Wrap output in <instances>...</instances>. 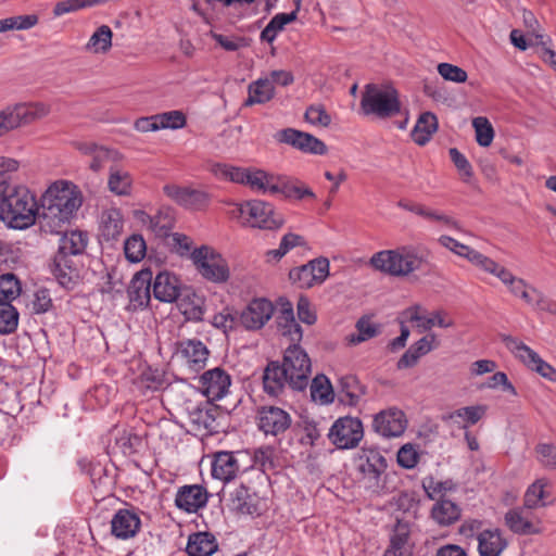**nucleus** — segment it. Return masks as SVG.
I'll return each mask as SVG.
<instances>
[{
	"label": "nucleus",
	"mask_w": 556,
	"mask_h": 556,
	"mask_svg": "<svg viewBox=\"0 0 556 556\" xmlns=\"http://www.w3.org/2000/svg\"><path fill=\"white\" fill-rule=\"evenodd\" d=\"M81 190L73 181L59 179L40 197L38 222L45 232L61 233L83 205Z\"/></svg>",
	"instance_id": "nucleus-1"
},
{
	"label": "nucleus",
	"mask_w": 556,
	"mask_h": 556,
	"mask_svg": "<svg viewBox=\"0 0 556 556\" xmlns=\"http://www.w3.org/2000/svg\"><path fill=\"white\" fill-rule=\"evenodd\" d=\"M430 252L412 245L376 252L369 264L376 270L393 277H406L429 264Z\"/></svg>",
	"instance_id": "nucleus-2"
},
{
	"label": "nucleus",
	"mask_w": 556,
	"mask_h": 556,
	"mask_svg": "<svg viewBox=\"0 0 556 556\" xmlns=\"http://www.w3.org/2000/svg\"><path fill=\"white\" fill-rule=\"evenodd\" d=\"M40 203L24 186H14L0 202V217L10 227L25 229L38 219Z\"/></svg>",
	"instance_id": "nucleus-3"
},
{
	"label": "nucleus",
	"mask_w": 556,
	"mask_h": 556,
	"mask_svg": "<svg viewBox=\"0 0 556 556\" xmlns=\"http://www.w3.org/2000/svg\"><path fill=\"white\" fill-rule=\"evenodd\" d=\"M211 172L219 179L248 186L258 193L277 195L278 177L257 167H239L229 164L215 163Z\"/></svg>",
	"instance_id": "nucleus-4"
},
{
	"label": "nucleus",
	"mask_w": 556,
	"mask_h": 556,
	"mask_svg": "<svg viewBox=\"0 0 556 556\" xmlns=\"http://www.w3.org/2000/svg\"><path fill=\"white\" fill-rule=\"evenodd\" d=\"M361 110L364 115H374L382 119L394 117L402 111L400 93L389 83L367 84L362 93Z\"/></svg>",
	"instance_id": "nucleus-5"
},
{
	"label": "nucleus",
	"mask_w": 556,
	"mask_h": 556,
	"mask_svg": "<svg viewBox=\"0 0 556 556\" xmlns=\"http://www.w3.org/2000/svg\"><path fill=\"white\" fill-rule=\"evenodd\" d=\"M355 463L365 488L372 492L379 491L382 488L381 476L388 467L384 456L376 448H362Z\"/></svg>",
	"instance_id": "nucleus-6"
},
{
	"label": "nucleus",
	"mask_w": 556,
	"mask_h": 556,
	"mask_svg": "<svg viewBox=\"0 0 556 556\" xmlns=\"http://www.w3.org/2000/svg\"><path fill=\"white\" fill-rule=\"evenodd\" d=\"M191 258L198 271L213 282H225L229 278L226 260L212 248L203 245L191 253Z\"/></svg>",
	"instance_id": "nucleus-7"
},
{
	"label": "nucleus",
	"mask_w": 556,
	"mask_h": 556,
	"mask_svg": "<svg viewBox=\"0 0 556 556\" xmlns=\"http://www.w3.org/2000/svg\"><path fill=\"white\" fill-rule=\"evenodd\" d=\"M282 366L290 375V387L304 390L311 374V359L306 352L296 343H291L285 351Z\"/></svg>",
	"instance_id": "nucleus-8"
},
{
	"label": "nucleus",
	"mask_w": 556,
	"mask_h": 556,
	"mask_svg": "<svg viewBox=\"0 0 556 556\" xmlns=\"http://www.w3.org/2000/svg\"><path fill=\"white\" fill-rule=\"evenodd\" d=\"M327 437L340 450L354 448L364 437L363 424L357 417H340L330 427Z\"/></svg>",
	"instance_id": "nucleus-9"
},
{
	"label": "nucleus",
	"mask_w": 556,
	"mask_h": 556,
	"mask_svg": "<svg viewBox=\"0 0 556 556\" xmlns=\"http://www.w3.org/2000/svg\"><path fill=\"white\" fill-rule=\"evenodd\" d=\"M502 340L515 357L529 369L534 370L549 381L556 382V369L543 361L534 350L511 336H503Z\"/></svg>",
	"instance_id": "nucleus-10"
},
{
	"label": "nucleus",
	"mask_w": 556,
	"mask_h": 556,
	"mask_svg": "<svg viewBox=\"0 0 556 556\" xmlns=\"http://www.w3.org/2000/svg\"><path fill=\"white\" fill-rule=\"evenodd\" d=\"M208 354L206 345L197 339H185L175 343L174 357L192 372L204 368Z\"/></svg>",
	"instance_id": "nucleus-11"
},
{
	"label": "nucleus",
	"mask_w": 556,
	"mask_h": 556,
	"mask_svg": "<svg viewBox=\"0 0 556 556\" xmlns=\"http://www.w3.org/2000/svg\"><path fill=\"white\" fill-rule=\"evenodd\" d=\"M329 275V261L326 257L315 258L307 264L294 268L289 277L302 289L323 283Z\"/></svg>",
	"instance_id": "nucleus-12"
},
{
	"label": "nucleus",
	"mask_w": 556,
	"mask_h": 556,
	"mask_svg": "<svg viewBox=\"0 0 556 556\" xmlns=\"http://www.w3.org/2000/svg\"><path fill=\"white\" fill-rule=\"evenodd\" d=\"M247 225L261 229L280 228L285 219L278 214L270 203L262 200L248 201Z\"/></svg>",
	"instance_id": "nucleus-13"
},
{
	"label": "nucleus",
	"mask_w": 556,
	"mask_h": 556,
	"mask_svg": "<svg viewBox=\"0 0 556 556\" xmlns=\"http://www.w3.org/2000/svg\"><path fill=\"white\" fill-rule=\"evenodd\" d=\"M257 426L266 435L285 433L292 424L290 414L278 406H262L257 410Z\"/></svg>",
	"instance_id": "nucleus-14"
},
{
	"label": "nucleus",
	"mask_w": 556,
	"mask_h": 556,
	"mask_svg": "<svg viewBox=\"0 0 556 556\" xmlns=\"http://www.w3.org/2000/svg\"><path fill=\"white\" fill-rule=\"evenodd\" d=\"M13 130L22 125L31 124L48 116L51 112L49 104L43 102L17 103L4 108Z\"/></svg>",
	"instance_id": "nucleus-15"
},
{
	"label": "nucleus",
	"mask_w": 556,
	"mask_h": 556,
	"mask_svg": "<svg viewBox=\"0 0 556 556\" xmlns=\"http://www.w3.org/2000/svg\"><path fill=\"white\" fill-rule=\"evenodd\" d=\"M73 147L84 155L91 157L89 168L99 173L110 162H117L122 160V154L103 146H99L92 141H73Z\"/></svg>",
	"instance_id": "nucleus-16"
},
{
	"label": "nucleus",
	"mask_w": 556,
	"mask_h": 556,
	"mask_svg": "<svg viewBox=\"0 0 556 556\" xmlns=\"http://www.w3.org/2000/svg\"><path fill=\"white\" fill-rule=\"evenodd\" d=\"M274 306L266 299H254L241 312L240 323L247 330H258L274 315Z\"/></svg>",
	"instance_id": "nucleus-17"
},
{
	"label": "nucleus",
	"mask_w": 556,
	"mask_h": 556,
	"mask_svg": "<svg viewBox=\"0 0 556 556\" xmlns=\"http://www.w3.org/2000/svg\"><path fill=\"white\" fill-rule=\"evenodd\" d=\"M277 140L290 144L303 152L323 155L327 152L326 144L311 134L303 132L293 128L280 130L277 134Z\"/></svg>",
	"instance_id": "nucleus-18"
},
{
	"label": "nucleus",
	"mask_w": 556,
	"mask_h": 556,
	"mask_svg": "<svg viewBox=\"0 0 556 556\" xmlns=\"http://www.w3.org/2000/svg\"><path fill=\"white\" fill-rule=\"evenodd\" d=\"M200 382L203 394L211 401H217L227 395L231 378L226 370L215 367L205 371Z\"/></svg>",
	"instance_id": "nucleus-19"
},
{
	"label": "nucleus",
	"mask_w": 556,
	"mask_h": 556,
	"mask_svg": "<svg viewBox=\"0 0 556 556\" xmlns=\"http://www.w3.org/2000/svg\"><path fill=\"white\" fill-rule=\"evenodd\" d=\"M372 428L386 438L400 437L406 428V419L402 410L391 408L375 416Z\"/></svg>",
	"instance_id": "nucleus-20"
},
{
	"label": "nucleus",
	"mask_w": 556,
	"mask_h": 556,
	"mask_svg": "<svg viewBox=\"0 0 556 556\" xmlns=\"http://www.w3.org/2000/svg\"><path fill=\"white\" fill-rule=\"evenodd\" d=\"M208 500L205 488L199 484L182 485L177 490L175 505L188 514L197 513L203 508Z\"/></svg>",
	"instance_id": "nucleus-21"
},
{
	"label": "nucleus",
	"mask_w": 556,
	"mask_h": 556,
	"mask_svg": "<svg viewBox=\"0 0 556 556\" xmlns=\"http://www.w3.org/2000/svg\"><path fill=\"white\" fill-rule=\"evenodd\" d=\"M141 527V520L135 509H118L111 519V533L116 539L134 538Z\"/></svg>",
	"instance_id": "nucleus-22"
},
{
	"label": "nucleus",
	"mask_w": 556,
	"mask_h": 556,
	"mask_svg": "<svg viewBox=\"0 0 556 556\" xmlns=\"http://www.w3.org/2000/svg\"><path fill=\"white\" fill-rule=\"evenodd\" d=\"M163 190L168 198L186 208L200 210L208 201V195L205 192L188 187L166 185Z\"/></svg>",
	"instance_id": "nucleus-23"
},
{
	"label": "nucleus",
	"mask_w": 556,
	"mask_h": 556,
	"mask_svg": "<svg viewBox=\"0 0 556 556\" xmlns=\"http://www.w3.org/2000/svg\"><path fill=\"white\" fill-rule=\"evenodd\" d=\"M152 273L150 270L138 271L128 287V298L134 309L146 307L151 299Z\"/></svg>",
	"instance_id": "nucleus-24"
},
{
	"label": "nucleus",
	"mask_w": 556,
	"mask_h": 556,
	"mask_svg": "<svg viewBox=\"0 0 556 556\" xmlns=\"http://www.w3.org/2000/svg\"><path fill=\"white\" fill-rule=\"evenodd\" d=\"M439 242L442 247L448 249L456 255L468 260L472 265L479 267L484 271H486V268H489L494 262L492 258L483 255L482 253L471 249L466 244L458 242L452 237L441 236L439 238Z\"/></svg>",
	"instance_id": "nucleus-25"
},
{
	"label": "nucleus",
	"mask_w": 556,
	"mask_h": 556,
	"mask_svg": "<svg viewBox=\"0 0 556 556\" xmlns=\"http://www.w3.org/2000/svg\"><path fill=\"white\" fill-rule=\"evenodd\" d=\"M151 285L154 298L161 302L172 303L180 293L178 278L168 271L159 273Z\"/></svg>",
	"instance_id": "nucleus-26"
},
{
	"label": "nucleus",
	"mask_w": 556,
	"mask_h": 556,
	"mask_svg": "<svg viewBox=\"0 0 556 556\" xmlns=\"http://www.w3.org/2000/svg\"><path fill=\"white\" fill-rule=\"evenodd\" d=\"M288 369H285L278 362H270L264 370V390L271 396H278L286 384L290 386Z\"/></svg>",
	"instance_id": "nucleus-27"
},
{
	"label": "nucleus",
	"mask_w": 556,
	"mask_h": 556,
	"mask_svg": "<svg viewBox=\"0 0 556 556\" xmlns=\"http://www.w3.org/2000/svg\"><path fill=\"white\" fill-rule=\"evenodd\" d=\"M240 467L237 457L231 452H217L212 462V476L228 482L238 473Z\"/></svg>",
	"instance_id": "nucleus-28"
},
{
	"label": "nucleus",
	"mask_w": 556,
	"mask_h": 556,
	"mask_svg": "<svg viewBox=\"0 0 556 556\" xmlns=\"http://www.w3.org/2000/svg\"><path fill=\"white\" fill-rule=\"evenodd\" d=\"M276 324L281 334L290 340L291 343H298L302 339L301 326L295 321L293 308L290 303L281 305L276 316Z\"/></svg>",
	"instance_id": "nucleus-29"
},
{
	"label": "nucleus",
	"mask_w": 556,
	"mask_h": 556,
	"mask_svg": "<svg viewBox=\"0 0 556 556\" xmlns=\"http://www.w3.org/2000/svg\"><path fill=\"white\" fill-rule=\"evenodd\" d=\"M478 551L481 556H500L507 542L498 529H485L478 533Z\"/></svg>",
	"instance_id": "nucleus-30"
},
{
	"label": "nucleus",
	"mask_w": 556,
	"mask_h": 556,
	"mask_svg": "<svg viewBox=\"0 0 556 556\" xmlns=\"http://www.w3.org/2000/svg\"><path fill=\"white\" fill-rule=\"evenodd\" d=\"M229 507L242 515H253L257 511V496L244 485L237 486L229 494Z\"/></svg>",
	"instance_id": "nucleus-31"
},
{
	"label": "nucleus",
	"mask_w": 556,
	"mask_h": 556,
	"mask_svg": "<svg viewBox=\"0 0 556 556\" xmlns=\"http://www.w3.org/2000/svg\"><path fill=\"white\" fill-rule=\"evenodd\" d=\"M132 182V176L127 169L117 165L110 166L108 188L112 193L119 197L130 195Z\"/></svg>",
	"instance_id": "nucleus-32"
},
{
	"label": "nucleus",
	"mask_w": 556,
	"mask_h": 556,
	"mask_svg": "<svg viewBox=\"0 0 556 556\" xmlns=\"http://www.w3.org/2000/svg\"><path fill=\"white\" fill-rule=\"evenodd\" d=\"M434 334L422 337L402 355L397 362V368L404 369L415 366L421 356L426 355L434 348Z\"/></svg>",
	"instance_id": "nucleus-33"
},
{
	"label": "nucleus",
	"mask_w": 556,
	"mask_h": 556,
	"mask_svg": "<svg viewBox=\"0 0 556 556\" xmlns=\"http://www.w3.org/2000/svg\"><path fill=\"white\" fill-rule=\"evenodd\" d=\"M217 542L208 532H198L189 536L187 553L189 556H211L217 551Z\"/></svg>",
	"instance_id": "nucleus-34"
},
{
	"label": "nucleus",
	"mask_w": 556,
	"mask_h": 556,
	"mask_svg": "<svg viewBox=\"0 0 556 556\" xmlns=\"http://www.w3.org/2000/svg\"><path fill=\"white\" fill-rule=\"evenodd\" d=\"M459 506L446 498L438 501L432 509L431 517L440 526L446 527L455 523L460 518Z\"/></svg>",
	"instance_id": "nucleus-35"
},
{
	"label": "nucleus",
	"mask_w": 556,
	"mask_h": 556,
	"mask_svg": "<svg viewBox=\"0 0 556 556\" xmlns=\"http://www.w3.org/2000/svg\"><path fill=\"white\" fill-rule=\"evenodd\" d=\"M495 277H497L505 286H507L509 292L519 298V295L525 291L528 283L522 278L516 277L511 271H509L504 266L500 265L495 261L492 265L486 268V271Z\"/></svg>",
	"instance_id": "nucleus-36"
},
{
	"label": "nucleus",
	"mask_w": 556,
	"mask_h": 556,
	"mask_svg": "<svg viewBox=\"0 0 556 556\" xmlns=\"http://www.w3.org/2000/svg\"><path fill=\"white\" fill-rule=\"evenodd\" d=\"M486 413V406L475 405L458 408L446 416V419L466 429L468 426L476 425Z\"/></svg>",
	"instance_id": "nucleus-37"
},
{
	"label": "nucleus",
	"mask_w": 556,
	"mask_h": 556,
	"mask_svg": "<svg viewBox=\"0 0 556 556\" xmlns=\"http://www.w3.org/2000/svg\"><path fill=\"white\" fill-rule=\"evenodd\" d=\"M87 247V236L81 231H70L65 232L59 244V251L56 255H62L67 258L70 255L81 254Z\"/></svg>",
	"instance_id": "nucleus-38"
},
{
	"label": "nucleus",
	"mask_w": 556,
	"mask_h": 556,
	"mask_svg": "<svg viewBox=\"0 0 556 556\" xmlns=\"http://www.w3.org/2000/svg\"><path fill=\"white\" fill-rule=\"evenodd\" d=\"M274 86L268 77L260 78L248 87L249 97L244 102L245 106L263 104L274 97Z\"/></svg>",
	"instance_id": "nucleus-39"
},
{
	"label": "nucleus",
	"mask_w": 556,
	"mask_h": 556,
	"mask_svg": "<svg viewBox=\"0 0 556 556\" xmlns=\"http://www.w3.org/2000/svg\"><path fill=\"white\" fill-rule=\"evenodd\" d=\"M299 9L300 0H296V8L294 11L290 13L276 14L267 24V26L262 30L261 39L271 43L276 39L278 33H280L287 24L296 20Z\"/></svg>",
	"instance_id": "nucleus-40"
},
{
	"label": "nucleus",
	"mask_w": 556,
	"mask_h": 556,
	"mask_svg": "<svg viewBox=\"0 0 556 556\" xmlns=\"http://www.w3.org/2000/svg\"><path fill=\"white\" fill-rule=\"evenodd\" d=\"M437 129V116L430 112L422 113L412 131V138L417 144L424 146L430 140Z\"/></svg>",
	"instance_id": "nucleus-41"
},
{
	"label": "nucleus",
	"mask_w": 556,
	"mask_h": 556,
	"mask_svg": "<svg viewBox=\"0 0 556 556\" xmlns=\"http://www.w3.org/2000/svg\"><path fill=\"white\" fill-rule=\"evenodd\" d=\"M113 33L108 25L99 26L85 45V50L93 54H105L112 48Z\"/></svg>",
	"instance_id": "nucleus-42"
},
{
	"label": "nucleus",
	"mask_w": 556,
	"mask_h": 556,
	"mask_svg": "<svg viewBox=\"0 0 556 556\" xmlns=\"http://www.w3.org/2000/svg\"><path fill=\"white\" fill-rule=\"evenodd\" d=\"M51 270L62 287L72 289L76 283L77 270L70 266L67 258H64L62 255H55Z\"/></svg>",
	"instance_id": "nucleus-43"
},
{
	"label": "nucleus",
	"mask_w": 556,
	"mask_h": 556,
	"mask_svg": "<svg viewBox=\"0 0 556 556\" xmlns=\"http://www.w3.org/2000/svg\"><path fill=\"white\" fill-rule=\"evenodd\" d=\"M547 485L548 481L546 479L535 480L526 491L523 498L525 507L533 509L546 506L548 504L545 502L548 497V493L545 490Z\"/></svg>",
	"instance_id": "nucleus-44"
},
{
	"label": "nucleus",
	"mask_w": 556,
	"mask_h": 556,
	"mask_svg": "<svg viewBox=\"0 0 556 556\" xmlns=\"http://www.w3.org/2000/svg\"><path fill=\"white\" fill-rule=\"evenodd\" d=\"M364 394L363 387L354 376L340 379V401L346 405L355 406Z\"/></svg>",
	"instance_id": "nucleus-45"
},
{
	"label": "nucleus",
	"mask_w": 556,
	"mask_h": 556,
	"mask_svg": "<svg viewBox=\"0 0 556 556\" xmlns=\"http://www.w3.org/2000/svg\"><path fill=\"white\" fill-rule=\"evenodd\" d=\"M123 227L122 214L118 211L112 210L102 215V236L106 240L116 239L122 233Z\"/></svg>",
	"instance_id": "nucleus-46"
},
{
	"label": "nucleus",
	"mask_w": 556,
	"mask_h": 556,
	"mask_svg": "<svg viewBox=\"0 0 556 556\" xmlns=\"http://www.w3.org/2000/svg\"><path fill=\"white\" fill-rule=\"evenodd\" d=\"M311 396L319 404H329L333 401V390L325 375L316 376L311 384Z\"/></svg>",
	"instance_id": "nucleus-47"
},
{
	"label": "nucleus",
	"mask_w": 556,
	"mask_h": 556,
	"mask_svg": "<svg viewBox=\"0 0 556 556\" xmlns=\"http://www.w3.org/2000/svg\"><path fill=\"white\" fill-rule=\"evenodd\" d=\"M277 194H281L286 199L301 200L305 197L314 198V192L304 186L291 182L285 178L278 177Z\"/></svg>",
	"instance_id": "nucleus-48"
},
{
	"label": "nucleus",
	"mask_w": 556,
	"mask_h": 556,
	"mask_svg": "<svg viewBox=\"0 0 556 556\" xmlns=\"http://www.w3.org/2000/svg\"><path fill=\"white\" fill-rule=\"evenodd\" d=\"M18 325V313L9 302L0 303V333L9 334L16 330Z\"/></svg>",
	"instance_id": "nucleus-49"
},
{
	"label": "nucleus",
	"mask_w": 556,
	"mask_h": 556,
	"mask_svg": "<svg viewBox=\"0 0 556 556\" xmlns=\"http://www.w3.org/2000/svg\"><path fill=\"white\" fill-rule=\"evenodd\" d=\"M21 292L18 279L13 274H4L0 276V303H11Z\"/></svg>",
	"instance_id": "nucleus-50"
},
{
	"label": "nucleus",
	"mask_w": 556,
	"mask_h": 556,
	"mask_svg": "<svg viewBox=\"0 0 556 556\" xmlns=\"http://www.w3.org/2000/svg\"><path fill=\"white\" fill-rule=\"evenodd\" d=\"M434 326L440 328H450L454 326V321L443 309L433 311L430 314H427L426 312L422 323L418 324V328L421 331H426Z\"/></svg>",
	"instance_id": "nucleus-51"
},
{
	"label": "nucleus",
	"mask_w": 556,
	"mask_h": 556,
	"mask_svg": "<svg viewBox=\"0 0 556 556\" xmlns=\"http://www.w3.org/2000/svg\"><path fill=\"white\" fill-rule=\"evenodd\" d=\"M476 131V140L481 147H489L494 138V129L486 117L478 116L472 119Z\"/></svg>",
	"instance_id": "nucleus-52"
},
{
	"label": "nucleus",
	"mask_w": 556,
	"mask_h": 556,
	"mask_svg": "<svg viewBox=\"0 0 556 556\" xmlns=\"http://www.w3.org/2000/svg\"><path fill=\"white\" fill-rule=\"evenodd\" d=\"M305 243L304 238L296 233H287L282 237L278 249L270 250L267 252V256L271 257L275 261H279L290 250L295 247L303 245Z\"/></svg>",
	"instance_id": "nucleus-53"
},
{
	"label": "nucleus",
	"mask_w": 556,
	"mask_h": 556,
	"mask_svg": "<svg viewBox=\"0 0 556 556\" xmlns=\"http://www.w3.org/2000/svg\"><path fill=\"white\" fill-rule=\"evenodd\" d=\"M146 242L139 235H132L125 242V256L132 263L140 262L146 255Z\"/></svg>",
	"instance_id": "nucleus-54"
},
{
	"label": "nucleus",
	"mask_w": 556,
	"mask_h": 556,
	"mask_svg": "<svg viewBox=\"0 0 556 556\" xmlns=\"http://www.w3.org/2000/svg\"><path fill=\"white\" fill-rule=\"evenodd\" d=\"M189 419L197 430H212L215 417L211 408L195 407L189 413Z\"/></svg>",
	"instance_id": "nucleus-55"
},
{
	"label": "nucleus",
	"mask_w": 556,
	"mask_h": 556,
	"mask_svg": "<svg viewBox=\"0 0 556 556\" xmlns=\"http://www.w3.org/2000/svg\"><path fill=\"white\" fill-rule=\"evenodd\" d=\"M505 522L508 528L516 533H531L533 532V525L527 520L522 513L518 509H510L505 515Z\"/></svg>",
	"instance_id": "nucleus-56"
},
{
	"label": "nucleus",
	"mask_w": 556,
	"mask_h": 556,
	"mask_svg": "<svg viewBox=\"0 0 556 556\" xmlns=\"http://www.w3.org/2000/svg\"><path fill=\"white\" fill-rule=\"evenodd\" d=\"M105 2V0H63L58 2L53 8L54 16H62L64 14L78 11L84 8L93 7Z\"/></svg>",
	"instance_id": "nucleus-57"
},
{
	"label": "nucleus",
	"mask_w": 556,
	"mask_h": 556,
	"mask_svg": "<svg viewBox=\"0 0 556 556\" xmlns=\"http://www.w3.org/2000/svg\"><path fill=\"white\" fill-rule=\"evenodd\" d=\"M356 333L348 336V340L351 344H358L374 338L377 334L376 326L370 323L369 319L361 318L356 323Z\"/></svg>",
	"instance_id": "nucleus-58"
},
{
	"label": "nucleus",
	"mask_w": 556,
	"mask_h": 556,
	"mask_svg": "<svg viewBox=\"0 0 556 556\" xmlns=\"http://www.w3.org/2000/svg\"><path fill=\"white\" fill-rule=\"evenodd\" d=\"M536 460L547 469H556V445L553 443H539L535 448Z\"/></svg>",
	"instance_id": "nucleus-59"
},
{
	"label": "nucleus",
	"mask_w": 556,
	"mask_h": 556,
	"mask_svg": "<svg viewBox=\"0 0 556 556\" xmlns=\"http://www.w3.org/2000/svg\"><path fill=\"white\" fill-rule=\"evenodd\" d=\"M211 37L226 51H238L249 46V40L240 36L211 33Z\"/></svg>",
	"instance_id": "nucleus-60"
},
{
	"label": "nucleus",
	"mask_w": 556,
	"mask_h": 556,
	"mask_svg": "<svg viewBox=\"0 0 556 556\" xmlns=\"http://www.w3.org/2000/svg\"><path fill=\"white\" fill-rule=\"evenodd\" d=\"M161 129H179L186 125V116L181 111H168L157 114Z\"/></svg>",
	"instance_id": "nucleus-61"
},
{
	"label": "nucleus",
	"mask_w": 556,
	"mask_h": 556,
	"mask_svg": "<svg viewBox=\"0 0 556 556\" xmlns=\"http://www.w3.org/2000/svg\"><path fill=\"white\" fill-rule=\"evenodd\" d=\"M438 72L445 80L457 84L465 83L468 78L466 71L450 63H440Z\"/></svg>",
	"instance_id": "nucleus-62"
},
{
	"label": "nucleus",
	"mask_w": 556,
	"mask_h": 556,
	"mask_svg": "<svg viewBox=\"0 0 556 556\" xmlns=\"http://www.w3.org/2000/svg\"><path fill=\"white\" fill-rule=\"evenodd\" d=\"M38 16L36 14L16 15L7 17L9 30H26L30 29L38 24Z\"/></svg>",
	"instance_id": "nucleus-63"
},
{
	"label": "nucleus",
	"mask_w": 556,
	"mask_h": 556,
	"mask_svg": "<svg viewBox=\"0 0 556 556\" xmlns=\"http://www.w3.org/2000/svg\"><path fill=\"white\" fill-rule=\"evenodd\" d=\"M450 157L456 168L458 169L459 174L463 176L464 180H468L472 176V167L466 156L460 153L456 148H451L450 151Z\"/></svg>",
	"instance_id": "nucleus-64"
}]
</instances>
